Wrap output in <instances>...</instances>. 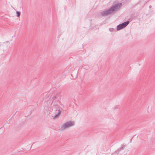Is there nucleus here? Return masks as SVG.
<instances>
[{"instance_id": "nucleus-6", "label": "nucleus", "mask_w": 155, "mask_h": 155, "mask_svg": "<svg viewBox=\"0 0 155 155\" xmlns=\"http://www.w3.org/2000/svg\"><path fill=\"white\" fill-rule=\"evenodd\" d=\"M17 16L18 17H19L21 15V13L20 12L17 11L16 12Z\"/></svg>"}, {"instance_id": "nucleus-3", "label": "nucleus", "mask_w": 155, "mask_h": 155, "mask_svg": "<svg viewBox=\"0 0 155 155\" xmlns=\"http://www.w3.org/2000/svg\"><path fill=\"white\" fill-rule=\"evenodd\" d=\"M129 21H127L118 25L117 26V30L118 31L124 28L129 24Z\"/></svg>"}, {"instance_id": "nucleus-1", "label": "nucleus", "mask_w": 155, "mask_h": 155, "mask_svg": "<svg viewBox=\"0 0 155 155\" xmlns=\"http://www.w3.org/2000/svg\"><path fill=\"white\" fill-rule=\"evenodd\" d=\"M122 3H119L112 6L109 9L100 12V14L102 16H107L112 14L114 12L120 9L121 7Z\"/></svg>"}, {"instance_id": "nucleus-4", "label": "nucleus", "mask_w": 155, "mask_h": 155, "mask_svg": "<svg viewBox=\"0 0 155 155\" xmlns=\"http://www.w3.org/2000/svg\"><path fill=\"white\" fill-rule=\"evenodd\" d=\"M74 125V123L72 121L68 122L64 124L62 126L61 128L64 129L65 128Z\"/></svg>"}, {"instance_id": "nucleus-5", "label": "nucleus", "mask_w": 155, "mask_h": 155, "mask_svg": "<svg viewBox=\"0 0 155 155\" xmlns=\"http://www.w3.org/2000/svg\"><path fill=\"white\" fill-rule=\"evenodd\" d=\"M61 110L60 109L56 110L54 112V116H58L61 113Z\"/></svg>"}, {"instance_id": "nucleus-7", "label": "nucleus", "mask_w": 155, "mask_h": 155, "mask_svg": "<svg viewBox=\"0 0 155 155\" xmlns=\"http://www.w3.org/2000/svg\"><path fill=\"white\" fill-rule=\"evenodd\" d=\"M114 30V29L113 28H110L109 29V30L110 31H113Z\"/></svg>"}, {"instance_id": "nucleus-8", "label": "nucleus", "mask_w": 155, "mask_h": 155, "mask_svg": "<svg viewBox=\"0 0 155 155\" xmlns=\"http://www.w3.org/2000/svg\"><path fill=\"white\" fill-rule=\"evenodd\" d=\"M151 5H150L149 6V7L150 8H151Z\"/></svg>"}, {"instance_id": "nucleus-2", "label": "nucleus", "mask_w": 155, "mask_h": 155, "mask_svg": "<svg viewBox=\"0 0 155 155\" xmlns=\"http://www.w3.org/2000/svg\"><path fill=\"white\" fill-rule=\"evenodd\" d=\"M61 96L59 94H57L52 98V104H53L55 107H59L60 104Z\"/></svg>"}]
</instances>
